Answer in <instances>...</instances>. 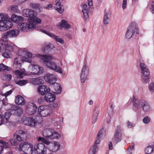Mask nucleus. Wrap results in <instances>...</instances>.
Wrapping results in <instances>:
<instances>
[{
    "label": "nucleus",
    "instance_id": "nucleus-1",
    "mask_svg": "<svg viewBox=\"0 0 154 154\" xmlns=\"http://www.w3.org/2000/svg\"><path fill=\"white\" fill-rule=\"evenodd\" d=\"M38 57L40 58V63L44 65L47 68L55 71L60 74L63 73L62 68L58 65L55 61H52L54 60L53 57L49 55L40 54L38 55Z\"/></svg>",
    "mask_w": 154,
    "mask_h": 154
},
{
    "label": "nucleus",
    "instance_id": "nucleus-2",
    "mask_svg": "<svg viewBox=\"0 0 154 154\" xmlns=\"http://www.w3.org/2000/svg\"><path fill=\"white\" fill-rule=\"evenodd\" d=\"M20 33V31L18 29H14L10 30L6 33H4L0 40V44L6 46L7 49L12 50L14 49V45L8 40V38L17 37Z\"/></svg>",
    "mask_w": 154,
    "mask_h": 154
},
{
    "label": "nucleus",
    "instance_id": "nucleus-3",
    "mask_svg": "<svg viewBox=\"0 0 154 154\" xmlns=\"http://www.w3.org/2000/svg\"><path fill=\"white\" fill-rule=\"evenodd\" d=\"M42 20L39 18H29L28 23L21 22L19 23L17 28L19 30L23 32H27L36 28V25L41 24Z\"/></svg>",
    "mask_w": 154,
    "mask_h": 154
},
{
    "label": "nucleus",
    "instance_id": "nucleus-4",
    "mask_svg": "<svg viewBox=\"0 0 154 154\" xmlns=\"http://www.w3.org/2000/svg\"><path fill=\"white\" fill-rule=\"evenodd\" d=\"M34 57L33 55L27 49H24L20 50L18 53V55L14 59V68L20 69L24 61H28L29 58Z\"/></svg>",
    "mask_w": 154,
    "mask_h": 154
},
{
    "label": "nucleus",
    "instance_id": "nucleus-5",
    "mask_svg": "<svg viewBox=\"0 0 154 154\" xmlns=\"http://www.w3.org/2000/svg\"><path fill=\"white\" fill-rule=\"evenodd\" d=\"M8 14L0 13V32H5L11 28L13 24Z\"/></svg>",
    "mask_w": 154,
    "mask_h": 154
},
{
    "label": "nucleus",
    "instance_id": "nucleus-6",
    "mask_svg": "<svg viewBox=\"0 0 154 154\" xmlns=\"http://www.w3.org/2000/svg\"><path fill=\"white\" fill-rule=\"evenodd\" d=\"M18 149L20 154H32L34 151L33 144L27 142L20 143Z\"/></svg>",
    "mask_w": 154,
    "mask_h": 154
},
{
    "label": "nucleus",
    "instance_id": "nucleus-7",
    "mask_svg": "<svg viewBox=\"0 0 154 154\" xmlns=\"http://www.w3.org/2000/svg\"><path fill=\"white\" fill-rule=\"evenodd\" d=\"M28 69L30 73L32 75H41L44 72L42 67L34 63L30 64Z\"/></svg>",
    "mask_w": 154,
    "mask_h": 154
},
{
    "label": "nucleus",
    "instance_id": "nucleus-8",
    "mask_svg": "<svg viewBox=\"0 0 154 154\" xmlns=\"http://www.w3.org/2000/svg\"><path fill=\"white\" fill-rule=\"evenodd\" d=\"M10 110L13 114L17 116L18 122L21 123L24 116L23 115V111L20 106H11Z\"/></svg>",
    "mask_w": 154,
    "mask_h": 154
},
{
    "label": "nucleus",
    "instance_id": "nucleus-9",
    "mask_svg": "<svg viewBox=\"0 0 154 154\" xmlns=\"http://www.w3.org/2000/svg\"><path fill=\"white\" fill-rule=\"evenodd\" d=\"M127 105L134 106H146L149 105L148 103L143 100H137L133 95L131 97L127 103Z\"/></svg>",
    "mask_w": 154,
    "mask_h": 154
},
{
    "label": "nucleus",
    "instance_id": "nucleus-10",
    "mask_svg": "<svg viewBox=\"0 0 154 154\" xmlns=\"http://www.w3.org/2000/svg\"><path fill=\"white\" fill-rule=\"evenodd\" d=\"M139 33V28L134 24L131 23L127 29L125 37L127 38L130 39L134 34H138Z\"/></svg>",
    "mask_w": 154,
    "mask_h": 154
},
{
    "label": "nucleus",
    "instance_id": "nucleus-11",
    "mask_svg": "<svg viewBox=\"0 0 154 154\" xmlns=\"http://www.w3.org/2000/svg\"><path fill=\"white\" fill-rule=\"evenodd\" d=\"M54 106H38V112L41 116L47 117L50 116L52 113Z\"/></svg>",
    "mask_w": 154,
    "mask_h": 154
},
{
    "label": "nucleus",
    "instance_id": "nucleus-12",
    "mask_svg": "<svg viewBox=\"0 0 154 154\" xmlns=\"http://www.w3.org/2000/svg\"><path fill=\"white\" fill-rule=\"evenodd\" d=\"M29 134V132H28L19 130L17 131L14 133V137L18 141L22 142L23 141L25 140L27 135Z\"/></svg>",
    "mask_w": 154,
    "mask_h": 154
},
{
    "label": "nucleus",
    "instance_id": "nucleus-13",
    "mask_svg": "<svg viewBox=\"0 0 154 154\" xmlns=\"http://www.w3.org/2000/svg\"><path fill=\"white\" fill-rule=\"evenodd\" d=\"M89 68L86 64L83 66L80 75V79L82 83H84L87 79L89 73Z\"/></svg>",
    "mask_w": 154,
    "mask_h": 154
},
{
    "label": "nucleus",
    "instance_id": "nucleus-14",
    "mask_svg": "<svg viewBox=\"0 0 154 154\" xmlns=\"http://www.w3.org/2000/svg\"><path fill=\"white\" fill-rule=\"evenodd\" d=\"M50 144L48 145V150L53 153H56L59 151L60 148V144L59 142L56 141H50Z\"/></svg>",
    "mask_w": 154,
    "mask_h": 154
},
{
    "label": "nucleus",
    "instance_id": "nucleus-15",
    "mask_svg": "<svg viewBox=\"0 0 154 154\" xmlns=\"http://www.w3.org/2000/svg\"><path fill=\"white\" fill-rule=\"evenodd\" d=\"M122 133L121 128L119 126H117L114 135L112 139L113 142L117 143L120 142L122 138Z\"/></svg>",
    "mask_w": 154,
    "mask_h": 154
},
{
    "label": "nucleus",
    "instance_id": "nucleus-16",
    "mask_svg": "<svg viewBox=\"0 0 154 154\" xmlns=\"http://www.w3.org/2000/svg\"><path fill=\"white\" fill-rule=\"evenodd\" d=\"M21 122H23L24 125L32 128H35L38 124V122L35 119L32 117H28L24 119Z\"/></svg>",
    "mask_w": 154,
    "mask_h": 154
},
{
    "label": "nucleus",
    "instance_id": "nucleus-17",
    "mask_svg": "<svg viewBox=\"0 0 154 154\" xmlns=\"http://www.w3.org/2000/svg\"><path fill=\"white\" fill-rule=\"evenodd\" d=\"M44 79L46 82L52 85L55 83L57 80L56 76L51 73L46 74L44 76Z\"/></svg>",
    "mask_w": 154,
    "mask_h": 154
},
{
    "label": "nucleus",
    "instance_id": "nucleus-18",
    "mask_svg": "<svg viewBox=\"0 0 154 154\" xmlns=\"http://www.w3.org/2000/svg\"><path fill=\"white\" fill-rule=\"evenodd\" d=\"M22 15L26 17L29 18H38L36 17L37 13L35 11L30 10L29 9H23L22 12Z\"/></svg>",
    "mask_w": 154,
    "mask_h": 154
},
{
    "label": "nucleus",
    "instance_id": "nucleus-19",
    "mask_svg": "<svg viewBox=\"0 0 154 154\" xmlns=\"http://www.w3.org/2000/svg\"><path fill=\"white\" fill-rule=\"evenodd\" d=\"M38 93L42 95H44L50 91V89L46 85H43L38 86L37 89Z\"/></svg>",
    "mask_w": 154,
    "mask_h": 154
},
{
    "label": "nucleus",
    "instance_id": "nucleus-20",
    "mask_svg": "<svg viewBox=\"0 0 154 154\" xmlns=\"http://www.w3.org/2000/svg\"><path fill=\"white\" fill-rule=\"evenodd\" d=\"M59 29H62L63 28L68 29L71 27V26L67 22L64 20H62L57 25Z\"/></svg>",
    "mask_w": 154,
    "mask_h": 154
},
{
    "label": "nucleus",
    "instance_id": "nucleus-21",
    "mask_svg": "<svg viewBox=\"0 0 154 154\" xmlns=\"http://www.w3.org/2000/svg\"><path fill=\"white\" fill-rule=\"evenodd\" d=\"M55 48L54 46L52 44L48 43L45 44L42 48V51L43 52L48 53L50 52L51 50H54Z\"/></svg>",
    "mask_w": 154,
    "mask_h": 154
},
{
    "label": "nucleus",
    "instance_id": "nucleus-22",
    "mask_svg": "<svg viewBox=\"0 0 154 154\" xmlns=\"http://www.w3.org/2000/svg\"><path fill=\"white\" fill-rule=\"evenodd\" d=\"M17 69L14 72V75H16L15 78H22L26 75V70L24 68Z\"/></svg>",
    "mask_w": 154,
    "mask_h": 154
},
{
    "label": "nucleus",
    "instance_id": "nucleus-23",
    "mask_svg": "<svg viewBox=\"0 0 154 154\" xmlns=\"http://www.w3.org/2000/svg\"><path fill=\"white\" fill-rule=\"evenodd\" d=\"M11 19L14 23H18L20 22L23 21L24 20V18L22 16L14 14L12 15Z\"/></svg>",
    "mask_w": 154,
    "mask_h": 154
},
{
    "label": "nucleus",
    "instance_id": "nucleus-24",
    "mask_svg": "<svg viewBox=\"0 0 154 154\" xmlns=\"http://www.w3.org/2000/svg\"><path fill=\"white\" fill-rule=\"evenodd\" d=\"M45 99L47 102L50 103L53 102L55 100L56 96L54 94L48 92L45 94Z\"/></svg>",
    "mask_w": 154,
    "mask_h": 154
},
{
    "label": "nucleus",
    "instance_id": "nucleus-25",
    "mask_svg": "<svg viewBox=\"0 0 154 154\" xmlns=\"http://www.w3.org/2000/svg\"><path fill=\"white\" fill-rule=\"evenodd\" d=\"M82 8V12L84 15V19L85 20H87L88 18V6L86 4L83 3L81 5Z\"/></svg>",
    "mask_w": 154,
    "mask_h": 154
},
{
    "label": "nucleus",
    "instance_id": "nucleus-26",
    "mask_svg": "<svg viewBox=\"0 0 154 154\" xmlns=\"http://www.w3.org/2000/svg\"><path fill=\"white\" fill-rule=\"evenodd\" d=\"M100 109L99 106H95L92 117V122L94 124L96 122Z\"/></svg>",
    "mask_w": 154,
    "mask_h": 154
},
{
    "label": "nucleus",
    "instance_id": "nucleus-27",
    "mask_svg": "<svg viewBox=\"0 0 154 154\" xmlns=\"http://www.w3.org/2000/svg\"><path fill=\"white\" fill-rule=\"evenodd\" d=\"M15 102L18 105L23 106L26 103V101L24 98L20 95H18L16 97Z\"/></svg>",
    "mask_w": 154,
    "mask_h": 154
},
{
    "label": "nucleus",
    "instance_id": "nucleus-28",
    "mask_svg": "<svg viewBox=\"0 0 154 154\" xmlns=\"http://www.w3.org/2000/svg\"><path fill=\"white\" fill-rule=\"evenodd\" d=\"M55 3L54 7L56 10L60 14L63 13L64 11V8L61 4L60 2L57 0Z\"/></svg>",
    "mask_w": 154,
    "mask_h": 154
},
{
    "label": "nucleus",
    "instance_id": "nucleus-29",
    "mask_svg": "<svg viewBox=\"0 0 154 154\" xmlns=\"http://www.w3.org/2000/svg\"><path fill=\"white\" fill-rule=\"evenodd\" d=\"M37 109V106H27L26 111L29 115H31L35 113Z\"/></svg>",
    "mask_w": 154,
    "mask_h": 154
},
{
    "label": "nucleus",
    "instance_id": "nucleus-30",
    "mask_svg": "<svg viewBox=\"0 0 154 154\" xmlns=\"http://www.w3.org/2000/svg\"><path fill=\"white\" fill-rule=\"evenodd\" d=\"M53 129L51 128L45 129L43 131L42 135L45 138L50 139Z\"/></svg>",
    "mask_w": 154,
    "mask_h": 154
},
{
    "label": "nucleus",
    "instance_id": "nucleus-31",
    "mask_svg": "<svg viewBox=\"0 0 154 154\" xmlns=\"http://www.w3.org/2000/svg\"><path fill=\"white\" fill-rule=\"evenodd\" d=\"M12 114L13 113L11 111L10 109L4 113V118L5 119V121L6 124L11 123V121L10 120V118Z\"/></svg>",
    "mask_w": 154,
    "mask_h": 154
},
{
    "label": "nucleus",
    "instance_id": "nucleus-32",
    "mask_svg": "<svg viewBox=\"0 0 154 154\" xmlns=\"http://www.w3.org/2000/svg\"><path fill=\"white\" fill-rule=\"evenodd\" d=\"M106 136V129L103 128L100 130L97 134V138L98 139H103Z\"/></svg>",
    "mask_w": 154,
    "mask_h": 154
},
{
    "label": "nucleus",
    "instance_id": "nucleus-33",
    "mask_svg": "<svg viewBox=\"0 0 154 154\" xmlns=\"http://www.w3.org/2000/svg\"><path fill=\"white\" fill-rule=\"evenodd\" d=\"M54 85L53 91L55 93L60 94L61 93L62 91V88L60 85L57 83H55Z\"/></svg>",
    "mask_w": 154,
    "mask_h": 154
},
{
    "label": "nucleus",
    "instance_id": "nucleus-34",
    "mask_svg": "<svg viewBox=\"0 0 154 154\" xmlns=\"http://www.w3.org/2000/svg\"><path fill=\"white\" fill-rule=\"evenodd\" d=\"M98 150V146L95 145H92L88 151V154H96Z\"/></svg>",
    "mask_w": 154,
    "mask_h": 154
},
{
    "label": "nucleus",
    "instance_id": "nucleus-35",
    "mask_svg": "<svg viewBox=\"0 0 154 154\" xmlns=\"http://www.w3.org/2000/svg\"><path fill=\"white\" fill-rule=\"evenodd\" d=\"M44 80L40 78H33L31 79V82L33 85H38L42 83Z\"/></svg>",
    "mask_w": 154,
    "mask_h": 154
},
{
    "label": "nucleus",
    "instance_id": "nucleus-36",
    "mask_svg": "<svg viewBox=\"0 0 154 154\" xmlns=\"http://www.w3.org/2000/svg\"><path fill=\"white\" fill-rule=\"evenodd\" d=\"M10 146V144L8 143L3 141H0V154L2 153L4 148H6Z\"/></svg>",
    "mask_w": 154,
    "mask_h": 154
},
{
    "label": "nucleus",
    "instance_id": "nucleus-37",
    "mask_svg": "<svg viewBox=\"0 0 154 154\" xmlns=\"http://www.w3.org/2000/svg\"><path fill=\"white\" fill-rule=\"evenodd\" d=\"M110 15L109 12H107L104 14L103 17V23L104 25H107L109 23V17Z\"/></svg>",
    "mask_w": 154,
    "mask_h": 154
},
{
    "label": "nucleus",
    "instance_id": "nucleus-38",
    "mask_svg": "<svg viewBox=\"0 0 154 154\" xmlns=\"http://www.w3.org/2000/svg\"><path fill=\"white\" fill-rule=\"evenodd\" d=\"M61 137V135L59 133L53 130L50 140L58 139Z\"/></svg>",
    "mask_w": 154,
    "mask_h": 154
},
{
    "label": "nucleus",
    "instance_id": "nucleus-39",
    "mask_svg": "<svg viewBox=\"0 0 154 154\" xmlns=\"http://www.w3.org/2000/svg\"><path fill=\"white\" fill-rule=\"evenodd\" d=\"M14 81L16 84L21 86H23L27 83V80H21L18 78H15Z\"/></svg>",
    "mask_w": 154,
    "mask_h": 154
},
{
    "label": "nucleus",
    "instance_id": "nucleus-40",
    "mask_svg": "<svg viewBox=\"0 0 154 154\" xmlns=\"http://www.w3.org/2000/svg\"><path fill=\"white\" fill-rule=\"evenodd\" d=\"M5 49V52L3 54L2 56L5 58L9 57H10L11 54L10 52L11 51L13 50H10L7 49L6 47L4 45H1Z\"/></svg>",
    "mask_w": 154,
    "mask_h": 154
},
{
    "label": "nucleus",
    "instance_id": "nucleus-41",
    "mask_svg": "<svg viewBox=\"0 0 154 154\" xmlns=\"http://www.w3.org/2000/svg\"><path fill=\"white\" fill-rule=\"evenodd\" d=\"M38 141H41L47 145L50 144V141L42 137H39L38 139Z\"/></svg>",
    "mask_w": 154,
    "mask_h": 154
},
{
    "label": "nucleus",
    "instance_id": "nucleus-42",
    "mask_svg": "<svg viewBox=\"0 0 154 154\" xmlns=\"http://www.w3.org/2000/svg\"><path fill=\"white\" fill-rule=\"evenodd\" d=\"M139 67L141 71L147 69L146 66L144 63V61L142 60L139 61Z\"/></svg>",
    "mask_w": 154,
    "mask_h": 154
},
{
    "label": "nucleus",
    "instance_id": "nucleus-43",
    "mask_svg": "<svg viewBox=\"0 0 154 154\" xmlns=\"http://www.w3.org/2000/svg\"><path fill=\"white\" fill-rule=\"evenodd\" d=\"M154 149L152 145H150L147 146L145 149V153L146 154H151L153 151Z\"/></svg>",
    "mask_w": 154,
    "mask_h": 154
},
{
    "label": "nucleus",
    "instance_id": "nucleus-44",
    "mask_svg": "<svg viewBox=\"0 0 154 154\" xmlns=\"http://www.w3.org/2000/svg\"><path fill=\"white\" fill-rule=\"evenodd\" d=\"M141 76V81L144 83H147L149 82L150 77L149 76Z\"/></svg>",
    "mask_w": 154,
    "mask_h": 154
},
{
    "label": "nucleus",
    "instance_id": "nucleus-45",
    "mask_svg": "<svg viewBox=\"0 0 154 154\" xmlns=\"http://www.w3.org/2000/svg\"><path fill=\"white\" fill-rule=\"evenodd\" d=\"M30 6L31 8L35 9H40L41 8L40 4L38 3H30Z\"/></svg>",
    "mask_w": 154,
    "mask_h": 154
},
{
    "label": "nucleus",
    "instance_id": "nucleus-46",
    "mask_svg": "<svg viewBox=\"0 0 154 154\" xmlns=\"http://www.w3.org/2000/svg\"><path fill=\"white\" fill-rule=\"evenodd\" d=\"M148 88L149 92L151 93H154V82H151L148 86Z\"/></svg>",
    "mask_w": 154,
    "mask_h": 154
},
{
    "label": "nucleus",
    "instance_id": "nucleus-47",
    "mask_svg": "<svg viewBox=\"0 0 154 154\" xmlns=\"http://www.w3.org/2000/svg\"><path fill=\"white\" fill-rule=\"evenodd\" d=\"M150 72L148 69L141 71V75L149 76Z\"/></svg>",
    "mask_w": 154,
    "mask_h": 154
},
{
    "label": "nucleus",
    "instance_id": "nucleus-48",
    "mask_svg": "<svg viewBox=\"0 0 154 154\" xmlns=\"http://www.w3.org/2000/svg\"><path fill=\"white\" fill-rule=\"evenodd\" d=\"M134 151V146L131 145L127 149V154H132Z\"/></svg>",
    "mask_w": 154,
    "mask_h": 154
},
{
    "label": "nucleus",
    "instance_id": "nucleus-49",
    "mask_svg": "<svg viewBox=\"0 0 154 154\" xmlns=\"http://www.w3.org/2000/svg\"><path fill=\"white\" fill-rule=\"evenodd\" d=\"M2 109V107L0 106V111ZM6 124L5 121V119L3 115H0V125L3 124Z\"/></svg>",
    "mask_w": 154,
    "mask_h": 154
},
{
    "label": "nucleus",
    "instance_id": "nucleus-50",
    "mask_svg": "<svg viewBox=\"0 0 154 154\" xmlns=\"http://www.w3.org/2000/svg\"><path fill=\"white\" fill-rule=\"evenodd\" d=\"M54 39L57 42L61 44H63L64 42V40L62 38H60V36L56 35Z\"/></svg>",
    "mask_w": 154,
    "mask_h": 154
},
{
    "label": "nucleus",
    "instance_id": "nucleus-51",
    "mask_svg": "<svg viewBox=\"0 0 154 154\" xmlns=\"http://www.w3.org/2000/svg\"><path fill=\"white\" fill-rule=\"evenodd\" d=\"M150 118L148 116H145L143 119V122L145 124H148L150 121Z\"/></svg>",
    "mask_w": 154,
    "mask_h": 154
},
{
    "label": "nucleus",
    "instance_id": "nucleus-52",
    "mask_svg": "<svg viewBox=\"0 0 154 154\" xmlns=\"http://www.w3.org/2000/svg\"><path fill=\"white\" fill-rule=\"evenodd\" d=\"M9 67L6 65L2 63L0 64V71L2 70H9Z\"/></svg>",
    "mask_w": 154,
    "mask_h": 154
},
{
    "label": "nucleus",
    "instance_id": "nucleus-53",
    "mask_svg": "<svg viewBox=\"0 0 154 154\" xmlns=\"http://www.w3.org/2000/svg\"><path fill=\"white\" fill-rule=\"evenodd\" d=\"M127 6V0H122V8L123 9H126Z\"/></svg>",
    "mask_w": 154,
    "mask_h": 154
},
{
    "label": "nucleus",
    "instance_id": "nucleus-54",
    "mask_svg": "<svg viewBox=\"0 0 154 154\" xmlns=\"http://www.w3.org/2000/svg\"><path fill=\"white\" fill-rule=\"evenodd\" d=\"M10 142L11 144L13 146H16L18 144L17 141L13 138H12L10 140Z\"/></svg>",
    "mask_w": 154,
    "mask_h": 154
},
{
    "label": "nucleus",
    "instance_id": "nucleus-55",
    "mask_svg": "<svg viewBox=\"0 0 154 154\" xmlns=\"http://www.w3.org/2000/svg\"><path fill=\"white\" fill-rule=\"evenodd\" d=\"M4 77L8 80H10L12 78V76L10 74H6L4 75Z\"/></svg>",
    "mask_w": 154,
    "mask_h": 154
},
{
    "label": "nucleus",
    "instance_id": "nucleus-56",
    "mask_svg": "<svg viewBox=\"0 0 154 154\" xmlns=\"http://www.w3.org/2000/svg\"><path fill=\"white\" fill-rule=\"evenodd\" d=\"M12 91L11 90H10L6 92L5 93L2 94V95L3 96H4L5 97H6L8 96L10 94L12 93Z\"/></svg>",
    "mask_w": 154,
    "mask_h": 154
},
{
    "label": "nucleus",
    "instance_id": "nucleus-57",
    "mask_svg": "<svg viewBox=\"0 0 154 154\" xmlns=\"http://www.w3.org/2000/svg\"><path fill=\"white\" fill-rule=\"evenodd\" d=\"M7 105H8V104L6 103V101L2 100L0 99V106H3V105L6 106Z\"/></svg>",
    "mask_w": 154,
    "mask_h": 154
},
{
    "label": "nucleus",
    "instance_id": "nucleus-58",
    "mask_svg": "<svg viewBox=\"0 0 154 154\" xmlns=\"http://www.w3.org/2000/svg\"><path fill=\"white\" fill-rule=\"evenodd\" d=\"M45 29L48 30H52L53 29L52 26L51 25H47L45 26Z\"/></svg>",
    "mask_w": 154,
    "mask_h": 154
},
{
    "label": "nucleus",
    "instance_id": "nucleus-59",
    "mask_svg": "<svg viewBox=\"0 0 154 154\" xmlns=\"http://www.w3.org/2000/svg\"><path fill=\"white\" fill-rule=\"evenodd\" d=\"M127 126L128 128H131L134 127L132 123L128 121L127 123Z\"/></svg>",
    "mask_w": 154,
    "mask_h": 154
},
{
    "label": "nucleus",
    "instance_id": "nucleus-60",
    "mask_svg": "<svg viewBox=\"0 0 154 154\" xmlns=\"http://www.w3.org/2000/svg\"><path fill=\"white\" fill-rule=\"evenodd\" d=\"M14 2L17 3L18 4H21L24 2L26 0H13Z\"/></svg>",
    "mask_w": 154,
    "mask_h": 154
},
{
    "label": "nucleus",
    "instance_id": "nucleus-61",
    "mask_svg": "<svg viewBox=\"0 0 154 154\" xmlns=\"http://www.w3.org/2000/svg\"><path fill=\"white\" fill-rule=\"evenodd\" d=\"M141 109H143L145 112H147L149 109V106H140Z\"/></svg>",
    "mask_w": 154,
    "mask_h": 154
},
{
    "label": "nucleus",
    "instance_id": "nucleus-62",
    "mask_svg": "<svg viewBox=\"0 0 154 154\" xmlns=\"http://www.w3.org/2000/svg\"><path fill=\"white\" fill-rule=\"evenodd\" d=\"M48 36H50V37L52 38L53 39H54L55 36L56 35H54V34L52 33H51L49 32L48 34L47 35Z\"/></svg>",
    "mask_w": 154,
    "mask_h": 154
},
{
    "label": "nucleus",
    "instance_id": "nucleus-63",
    "mask_svg": "<svg viewBox=\"0 0 154 154\" xmlns=\"http://www.w3.org/2000/svg\"><path fill=\"white\" fill-rule=\"evenodd\" d=\"M97 139H96L94 142V144L97 145V144H99L100 143L101 139H98L97 138Z\"/></svg>",
    "mask_w": 154,
    "mask_h": 154
},
{
    "label": "nucleus",
    "instance_id": "nucleus-64",
    "mask_svg": "<svg viewBox=\"0 0 154 154\" xmlns=\"http://www.w3.org/2000/svg\"><path fill=\"white\" fill-rule=\"evenodd\" d=\"M151 8L152 11V13L154 14V2L153 1L152 2Z\"/></svg>",
    "mask_w": 154,
    "mask_h": 154
}]
</instances>
